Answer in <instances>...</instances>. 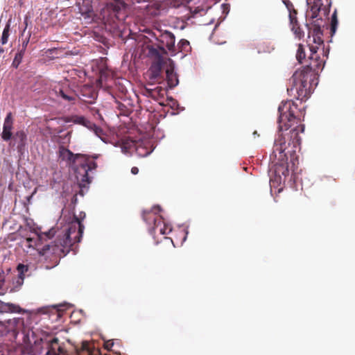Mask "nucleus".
<instances>
[{
    "instance_id": "obj_1",
    "label": "nucleus",
    "mask_w": 355,
    "mask_h": 355,
    "mask_svg": "<svg viewBox=\"0 0 355 355\" xmlns=\"http://www.w3.org/2000/svg\"><path fill=\"white\" fill-rule=\"evenodd\" d=\"M297 105L292 101L282 102L278 107L279 132L275 139L270 160L272 166L269 169L270 178H286L289 175L288 155L293 157L300 146V132H304V125L296 114Z\"/></svg>"
},
{
    "instance_id": "obj_2",
    "label": "nucleus",
    "mask_w": 355,
    "mask_h": 355,
    "mask_svg": "<svg viewBox=\"0 0 355 355\" xmlns=\"http://www.w3.org/2000/svg\"><path fill=\"white\" fill-rule=\"evenodd\" d=\"M309 63L296 71L289 80L287 91L297 99H307L311 93L312 82L324 66V62L317 54L318 46L310 45Z\"/></svg>"
},
{
    "instance_id": "obj_3",
    "label": "nucleus",
    "mask_w": 355,
    "mask_h": 355,
    "mask_svg": "<svg viewBox=\"0 0 355 355\" xmlns=\"http://www.w3.org/2000/svg\"><path fill=\"white\" fill-rule=\"evenodd\" d=\"M85 216V213L83 211L78 216L73 215V219L69 224L63 237L58 238L53 244L44 245L40 249V254L45 255L50 252L52 254H62L65 256L70 250H73V245L81 241L85 229L82 221Z\"/></svg>"
},
{
    "instance_id": "obj_4",
    "label": "nucleus",
    "mask_w": 355,
    "mask_h": 355,
    "mask_svg": "<svg viewBox=\"0 0 355 355\" xmlns=\"http://www.w3.org/2000/svg\"><path fill=\"white\" fill-rule=\"evenodd\" d=\"M24 345L19 346L17 349L19 355H60L63 352L57 338L43 342L41 347L36 345L35 349H32L31 342L27 334L24 335Z\"/></svg>"
},
{
    "instance_id": "obj_5",
    "label": "nucleus",
    "mask_w": 355,
    "mask_h": 355,
    "mask_svg": "<svg viewBox=\"0 0 355 355\" xmlns=\"http://www.w3.org/2000/svg\"><path fill=\"white\" fill-rule=\"evenodd\" d=\"M98 157V155L90 156L80 153L71 165L70 172L74 178H90L96 174L98 165L95 159Z\"/></svg>"
},
{
    "instance_id": "obj_6",
    "label": "nucleus",
    "mask_w": 355,
    "mask_h": 355,
    "mask_svg": "<svg viewBox=\"0 0 355 355\" xmlns=\"http://www.w3.org/2000/svg\"><path fill=\"white\" fill-rule=\"evenodd\" d=\"M127 7L128 5L123 0H110L106 3L103 10V17L107 14L111 19L123 21L127 16Z\"/></svg>"
},
{
    "instance_id": "obj_7",
    "label": "nucleus",
    "mask_w": 355,
    "mask_h": 355,
    "mask_svg": "<svg viewBox=\"0 0 355 355\" xmlns=\"http://www.w3.org/2000/svg\"><path fill=\"white\" fill-rule=\"evenodd\" d=\"M161 208L159 206H155L152 211H144L142 214L144 220L149 225V231L150 234L155 233V230L162 222L161 216L157 215V211H159Z\"/></svg>"
},
{
    "instance_id": "obj_8",
    "label": "nucleus",
    "mask_w": 355,
    "mask_h": 355,
    "mask_svg": "<svg viewBox=\"0 0 355 355\" xmlns=\"http://www.w3.org/2000/svg\"><path fill=\"white\" fill-rule=\"evenodd\" d=\"M156 40L160 43L159 49L164 51V46H166L169 51L174 52L175 38L174 35L168 31L164 32L157 31V33H153Z\"/></svg>"
},
{
    "instance_id": "obj_9",
    "label": "nucleus",
    "mask_w": 355,
    "mask_h": 355,
    "mask_svg": "<svg viewBox=\"0 0 355 355\" xmlns=\"http://www.w3.org/2000/svg\"><path fill=\"white\" fill-rule=\"evenodd\" d=\"M121 149L124 153L132 155L135 152L136 155L141 157H146L152 152V150L143 143H135L133 141L123 144Z\"/></svg>"
},
{
    "instance_id": "obj_10",
    "label": "nucleus",
    "mask_w": 355,
    "mask_h": 355,
    "mask_svg": "<svg viewBox=\"0 0 355 355\" xmlns=\"http://www.w3.org/2000/svg\"><path fill=\"white\" fill-rule=\"evenodd\" d=\"M306 3L308 5L306 15L312 19L318 18L320 11H324L326 14V8L330 4L329 0H306Z\"/></svg>"
},
{
    "instance_id": "obj_11",
    "label": "nucleus",
    "mask_w": 355,
    "mask_h": 355,
    "mask_svg": "<svg viewBox=\"0 0 355 355\" xmlns=\"http://www.w3.org/2000/svg\"><path fill=\"white\" fill-rule=\"evenodd\" d=\"M14 119L11 112H8L4 119L3 131L1 135V139L4 141L11 140L12 135Z\"/></svg>"
},
{
    "instance_id": "obj_12",
    "label": "nucleus",
    "mask_w": 355,
    "mask_h": 355,
    "mask_svg": "<svg viewBox=\"0 0 355 355\" xmlns=\"http://www.w3.org/2000/svg\"><path fill=\"white\" fill-rule=\"evenodd\" d=\"M53 92L58 96H60L62 100L68 102H74L76 98V94L71 89L64 87H55Z\"/></svg>"
},
{
    "instance_id": "obj_13",
    "label": "nucleus",
    "mask_w": 355,
    "mask_h": 355,
    "mask_svg": "<svg viewBox=\"0 0 355 355\" xmlns=\"http://www.w3.org/2000/svg\"><path fill=\"white\" fill-rule=\"evenodd\" d=\"M14 141V145H17V150L18 152L21 153L24 150L27 143V135L24 130H17L12 137Z\"/></svg>"
},
{
    "instance_id": "obj_14",
    "label": "nucleus",
    "mask_w": 355,
    "mask_h": 355,
    "mask_svg": "<svg viewBox=\"0 0 355 355\" xmlns=\"http://www.w3.org/2000/svg\"><path fill=\"white\" fill-rule=\"evenodd\" d=\"M148 4L145 7L146 12L150 16H157L162 9V2L159 0H146Z\"/></svg>"
},
{
    "instance_id": "obj_15",
    "label": "nucleus",
    "mask_w": 355,
    "mask_h": 355,
    "mask_svg": "<svg viewBox=\"0 0 355 355\" xmlns=\"http://www.w3.org/2000/svg\"><path fill=\"white\" fill-rule=\"evenodd\" d=\"M319 20H320L322 21V18L317 19L311 24H306V26L308 28V30H309L308 38H307V43H308L309 46H310V45H311V35H322V31L321 29V26L318 22Z\"/></svg>"
},
{
    "instance_id": "obj_16",
    "label": "nucleus",
    "mask_w": 355,
    "mask_h": 355,
    "mask_svg": "<svg viewBox=\"0 0 355 355\" xmlns=\"http://www.w3.org/2000/svg\"><path fill=\"white\" fill-rule=\"evenodd\" d=\"M79 155L80 153H73L71 150L64 146L59 147V157L67 163L69 168H71V165L73 164L75 159H76V157Z\"/></svg>"
},
{
    "instance_id": "obj_17",
    "label": "nucleus",
    "mask_w": 355,
    "mask_h": 355,
    "mask_svg": "<svg viewBox=\"0 0 355 355\" xmlns=\"http://www.w3.org/2000/svg\"><path fill=\"white\" fill-rule=\"evenodd\" d=\"M90 183L91 179H81L80 182L73 184L72 186V191L76 193V196L79 194L81 196H84L85 193L87 192L89 189V185Z\"/></svg>"
},
{
    "instance_id": "obj_18",
    "label": "nucleus",
    "mask_w": 355,
    "mask_h": 355,
    "mask_svg": "<svg viewBox=\"0 0 355 355\" xmlns=\"http://www.w3.org/2000/svg\"><path fill=\"white\" fill-rule=\"evenodd\" d=\"M150 79L155 81V82H160V80L162 79V62L160 60H159L157 62L153 63L150 69Z\"/></svg>"
},
{
    "instance_id": "obj_19",
    "label": "nucleus",
    "mask_w": 355,
    "mask_h": 355,
    "mask_svg": "<svg viewBox=\"0 0 355 355\" xmlns=\"http://www.w3.org/2000/svg\"><path fill=\"white\" fill-rule=\"evenodd\" d=\"M26 311L19 305L12 303H6L0 300V313H24Z\"/></svg>"
},
{
    "instance_id": "obj_20",
    "label": "nucleus",
    "mask_w": 355,
    "mask_h": 355,
    "mask_svg": "<svg viewBox=\"0 0 355 355\" xmlns=\"http://www.w3.org/2000/svg\"><path fill=\"white\" fill-rule=\"evenodd\" d=\"M79 12L85 18H92L94 15L92 0H83L79 6Z\"/></svg>"
},
{
    "instance_id": "obj_21",
    "label": "nucleus",
    "mask_w": 355,
    "mask_h": 355,
    "mask_svg": "<svg viewBox=\"0 0 355 355\" xmlns=\"http://www.w3.org/2000/svg\"><path fill=\"white\" fill-rule=\"evenodd\" d=\"M289 20L291 31L294 33L295 36L298 39L302 38L304 35V33L300 28V24L297 21V15L295 17L291 16Z\"/></svg>"
},
{
    "instance_id": "obj_22",
    "label": "nucleus",
    "mask_w": 355,
    "mask_h": 355,
    "mask_svg": "<svg viewBox=\"0 0 355 355\" xmlns=\"http://www.w3.org/2000/svg\"><path fill=\"white\" fill-rule=\"evenodd\" d=\"M166 80L170 88H173L178 85L179 80L177 74L174 72V69L172 66L168 67L166 70Z\"/></svg>"
},
{
    "instance_id": "obj_23",
    "label": "nucleus",
    "mask_w": 355,
    "mask_h": 355,
    "mask_svg": "<svg viewBox=\"0 0 355 355\" xmlns=\"http://www.w3.org/2000/svg\"><path fill=\"white\" fill-rule=\"evenodd\" d=\"M65 121L67 123L72 122L73 123L80 124L85 126H87V123H89V121H87L84 116L76 115L67 117Z\"/></svg>"
},
{
    "instance_id": "obj_24",
    "label": "nucleus",
    "mask_w": 355,
    "mask_h": 355,
    "mask_svg": "<svg viewBox=\"0 0 355 355\" xmlns=\"http://www.w3.org/2000/svg\"><path fill=\"white\" fill-rule=\"evenodd\" d=\"M211 8L210 6L200 5L195 7H190V12L193 15L199 14L202 15L207 12V11Z\"/></svg>"
},
{
    "instance_id": "obj_25",
    "label": "nucleus",
    "mask_w": 355,
    "mask_h": 355,
    "mask_svg": "<svg viewBox=\"0 0 355 355\" xmlns=\"http://www.w3.org/2000/svg\"><path fill=\"white\" fill-rule=\"evenodd\" d=\"M10 23L8 21L4 27L1 37L0 38V43L1 44V45H5L8 43L10 37Z\"/></svg>"
},
{
    "instance_id": "obj_26",
    "label": "nucleus",
    "mask_w": 355,
    "mask_h": 355,
    "mask_svg": "<svg viewBox=\"0 0 355 355\" xmlns=\"http://www.w3.org/2000/svg\"><path fill=\"white\" fill-rule=\"evenodd\" d=\"M283 3L286 6L289 12V17L291 16L295 17L297 15V12L295 9L293 4L290 0H282Z\"/></svg>"
},
{
    "instance_id": "obj_27",
    "label": "nucleus",
    "mask_w": 355,
    "mask_h": 355,
    "mask_svg": "<svg viewBox=\"0 0 355 355\" xmlns=\"http://www.w3.org/2000/svg\"><path fill=\"white\" fill-rule=\"evenodd\" d=\"M306 53L302 44H299L296 53V59L300 63H302V60L305 59Z\"/></svg>"
},
{
    "instance_id": "obj_28",
    "label": "nucleus",
    "mask_w": 355,
    "mask_h": 355,
    "mask_svg": "<svg viewBox=\"0 0 355 355\" xmlns=\"http://www.w3.org/2000/svg\"><path fill=\"white\" fill-rule=\"evenodd\" d=\"M156 232H159L161 234H168L171 232V227L166 225L164 221L162 220L161 225L159 226V228L155 230Z\"/></svg>"
},
{
    "instance_id": "obj_29",
    "label": "nucleus",
    "mask_w": 355,
    "mask_h": 355,
    "mask_svg": "<svg viewBox=\"0 0 355 355\" xmlns=\"http://www.w3.org/2000/svg\"><path fill=\"white\" fill-rule=\"evenodd\" d=\"M24 55V53H23V52H20V51H19L18 53H16V55L14 58V60L12 61V66L13 67L17 69L19 67V65L21 64V62L22 61Z\"/></svg>"
},
{
    "instance_id": "obj_30",
    "label": "nucleus",
    "mask_w": 355,
    "mask_h": 355,
    "mask_svg": "<svg viewBox=\"0 0 355 355\" xmlns=\"http://www.w3.org/2000/svg\"><path fill=\"white\" fill-rule=\"evenodd\" d=\"M150 92L152 96H155V95L163 96L166 92V90L162 87L157 86L155 89H150Z\"/></svg>"
},
{
    "instance_id": "obj_31",
    "label": "nucleus",
    "mask_w": 355,
    "mask_h": 355,
    "mask_svg": "<svg viewBox=\"0 0 355 355\" xmlns=\"http://www.w3.org/2000/svg\"><path fill=\"white\" fill-rule=\"evenodd\" d=\"M322 35H311V44L315 46H319L323 44Z\"/></svg>"
},
{
    "instance_id": "obj_32",
    "label": "nucleus",
    "mask_w": 355,
    "mask_h": 355,
    "mask_svg": "<svg viewBox=\"0 0 355 355\" xmlns=\"http://www.w3.org/2000/svg\"><path fill=\"white\" fill-rule=\"evenodd\" d=\"M17 270L19 276L25 277V273L28 270V266L23 263H19L17 266Z\"/></svg>"
},
{
    "instance_id": "obj_33",
    "label": "nucleus",
    "mask_w": 355,
    "mask_h": 355,
    "mask_svg": "<svg viewBox=\"0 0 355 355\" xmlns=\"http://www.w3.org/2000/svg\"><path fill=\"white\" fill-rule=\"evenodd\" d=\"M24 277L17 276L16 279L13 282V290L18 291L24 284Z\"/></svg>"
},
{
    "instance_id": "obj_34",
    "label": "nucleus",
    "mask_w": 355,
    "mask_h": 355,
    "mask_svg": "<svg viewBox=\"0 0 355 355\" xmlns=\"http://www.w3.org/2000/svg\"><path fill=\"white\" fill-rule=\"evenodd\" d=\"M41 236L37 235L36 239L35 238H26V241L28 247H33L37 245V241L41 239Z\"/></svg>"
},
{
    "instance_id": "obj_35",
    "label": "nucleus",
    "mask_w": 355,
    "mask_h": 355,
    "mask_svg": "<svg viewBox=\"0 0 355 355\" xmlns=\"http://www.w3.org/2000/svg\"><path fill=\"white\" fill-rule=\"evenodd\" d=\"M338 24V19L336 17V13L334 12L331 16V32L334 34L336 32V27Z\"/></svg>"
},
{
    "instance_id": "obj_36",
    "label": "nucleus",
    "mask_w": 355,
    "mask_h": 355,
    "mask_svg": "<svg viewBox=\"0 0 355 355\" xmlns=\"http://www.w3.org/2000/svg\"><path fill=\"white\" fill-rule=\"evenodd\" d=\"M116 343H114V340H108L104 342V347L108 351H115V349H113L112 347H114Z\"/></svg>"
},
{
    "instance_id": "obj_37",
    "label": "nucleus",
    "mask_w": 355,
    "mask_h": 355,
    "mask_svg": "<svg viewBox=\"0 0 355 355\" xmlns=\"http://www.w3.org/2000/svg\"><path fill=\"white\" fill-rule=\"evenodd\" d=\"M178 46L180 51H184L189 46V42L187 40L182 39L179 42Z\"/></svg>"
},
{
    "instance_id": "obj_38",
    "label": "nucleus",
    "mask_w": 355,
    "mask_h": 355,
    "mask_svg": "<svg viewBox=\"0 0 355 355\" xmlns=\"http://www.w3.org/2000/svg\"><path fill=\"white\" fill-rule=\"evenodd\" d=\"M23 319L21 318H14L12 320H9L7 321V322L12 327V328H14L17 325L18 323L21 322L23 323Z\"/></svg>"
},
{
    "instance_id": "obj_39",
    "label": "nucleus",
    "mask_w": 355,
    "mask_h": 355,
    "mask_svg": "<svg viewBox=\"0 0 355 355\" xmlns=\"http://www.w3.org/2000/svg\"><path fill=\"white\" fill-rule=\"evenodd\" d=\"M52 189H55V191H59L60 187L62 186L61 182H57L55 180L52 181L50 184Z\"/></svg>"
},
{
    "instance_id": "obj_40",
    "label": "nucleus",
    "mask_w": 355,
    "mask_h": 355,
    "mask_svg": "<svg viewBox=\"0 0 355 355\" xmlns=\"http://www.w3.org/2000/svg\"><path fill=\"white\" fill-rule=\"evenodd\" d=\"M282 179H270V187H276L281 183Z\"/></svg>"
},
{
    "instance_id": "obj_41",
    "label": "nucleus",
    "mask_w": 355,
    "mask_h": 355,
    "mask_svg": "<svg viewBox=\"0 0 355 355\" xmlns=\"http://www.w3.org/2000/svg\"><path fill=\"white\" fill-rule=\"evenodd\" d=\"M4 283H5L4 272L1 271L0 272V289L1 290L3 288Z\"/></svg>"
},
{
    "instance_id": "obj_42",
    "label": "nucleus",
    "mask_w": 355,
    "mask_h": 355,
    "mask_svg": "<svg viewBox=\"0 0 355 355\" xmlns=\"http://www.w3.org/2000/svg\"><path fill=\"white\" fill-rule=\"evenodd\" d=\"M223 12L227 14L230 11V6L228 4H223Z\"/></svg>"
},
{
    "instance_id": "obj_43",
    "label": "nucleus",
    "mask_w": 355,
    "mask_h": 355,
    "mask_svg": "<svg viewBox=\"0 0 355 355\" xmlns=\"http://www.w3.org/2000/svg\"><path fill=\"white\" fill-rule=\"evenodd\" d=\"M28 43V41H26V42H24L22 43V48L19 51L20 52H23V53H25V51H26V46H27V44Z\"/></svg>"
},
{
    "instance_id": "obj_44",
    "label": "nucleus",
    "mask_w": 355,
    "mask_h": 355,
    "mask_svg": "<svg viewBox=\"0 0 355 355\" xmlns=\"http://www.w3.org/2000/svg\"><path fill=\"white\" fill-rule=\"evenodd\" d=\"M149 52H150L151 54H153V55H158V54H159L158 51H157L156 49L153 48V47H151V48H150V49H149Z\"/></svg>"
},
{
    "instance_id": "obj_45",
    "label": "nucleus",
    "mask_w": 355,
    "mask_h": 355,
    "mask_svg": "<svg viewBox=\"0 0 355 355\" xmlns=\"http://www.w3.org/2000/svg\"><path fill=\"white\" fill-rule=\"evenodd\" d=\"M131 173L132 175H137L139 173V168L136 166H134L131 168Z\"/></svg>"
},
{
    "instance_id": "obj_46",
    "label": "nucleus",
    "mask_w": 355,
    "mask_h": 355,
    "mask_svg": "<svg viewBox=\"0 0 355 355\" xmlns=\"http://www.w3.org/2000/svg\"><path fill=\"white\" fill-rule=\"evenodd\" d=\"M55 232L53 231V230H50L48 233H45V235L50 238L51 236H53Z\"/></svg>"
},
{
    "instance_id": "obj_47",
    "label": "nucleus",
    "mask_w": 355,
    "mask_h": 355,
    "mask_svg": "<svg viewBox=\"0 0 355 355\" xmlns=\"http://www.w3.org/2000/svg\"><path fill=\"white\" fill-rule=\"evenodd\" d=\"M132 3H139L141 2H145L146 0H130Z\"/></svg>"
},
{
    "instance_id": "obj_48",
    "label": "nucleus",
    "mask_w": 355,
    "mask_h": 355,
    "mask_svg": "<svg viewBox=\"0 0 355 355\" xmlns=\"http://www.w3.org/2000/svg\"><path fill=\"white\" fill-rule=\"evenodd\" d=\"M5 49L2 46H0V55L4 53Z\"/></svg>"
},
{
    "instance_id": "obj_49",
    "label": "nucleus",
    "mask_w": 355,
    "mask_h": 355,
    "mask_svg": "<svg viewBox=\"0 0 355 355\" xmlns=\"http://www.w3.org/2000/svg\"><path fill=\"white\" fill-rule=\"evenodd\" d=\"M11 331H12V334L15 336L17 335V331L15 329H12Z\"/></svg>"
},
{
    "instance_id": "obj_50",
    "label": "nucleus",
    "mask_w": 355,
    "mask_h": 355,
    "mask_svg": "<svg viewBox=\"0 0 355 355\" xmlns=\"http://www.w3.org/2000/svg\"><path fill=\"white\" fill-rule=\"evenodd\" d=\"M282 190V188L279 189L278 191L280 192Z\"/></svg>"
},
{
    "instance_id": "obj_51",
    "label": "nucleus",
    "mask_w": 355,
    "mask_h": 355,
    "mask_svg": "<svg viewBox=\"0 0 355 355\" xmlns=\"http://www.w3.org/2000/svg\"><path fill=\"white\" fill-rule=\"evenodd\" d=\"M254 134L255 135H257V131H254Z\"/></svg>"
},
{
    "instance_id": "obj_52",
    "label": "nucleus",
    "mask_w": 355,
    "mask_h": 355,
    "mask_svg": "<svg viewBox=\"0 0 355 355\" xmlns=\"http://www.w3.org/2000/svg\"><path fill=\"white\" fill-rule=\"evenodd\" d=\"M254 134L255 135H257V131H254Z\"/></svg>"
},
{
    "instance_id": "obj_53",
    "label": "nucleus",
    "mask_w": 355,
    "mask_h": 355,
    "mask_svg": "<svg viewBox=\"0 0 355 355\" xmlns=\"http://www.w3.org/2000/svg\"><path fill=\"white\" fill-rule=\"evenodd\" d=\"M35 192H36V189H35V190H34V191H33V194H34Z\"/></svg>"
},
{
    "instance_id": "obj_54",
    "label": "nucleus",
    "mask_w": 355,
    "mask_h": 355,
    "mask_svg": "<svg viewBox=\"0 0 355 355\" xmlns=\"http://www.w3.org/2000/svg\"><path fill=\"white\" fill-rule=\"evenodd\" d=\"M114 352H115V353H117V352L116 350ZM118 354H120V352H118Z\"/></svg>"
}]
</instances>
